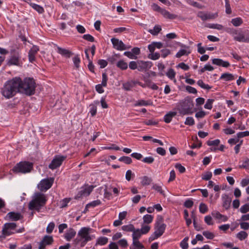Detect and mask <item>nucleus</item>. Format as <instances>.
Returning a JSON list of instances; mask_svg holds the SVG:
<instances>
[{"mask_svg": "<svg viewBox=\"0 0 249 249\" xmlns=\"http://www.w3.org/2000/svg\"><path fill=\"white\" fill-rule=\"evenodd\" d=\"M20 82L19 77H15L7 81L1 89L2 95L7 99H10L14 96L17 93L19 92Z\"/></svg>", "mask_w": 249, "mask_h": 249, "instance_id": "1", "label": "nucleus"}, {"mask_svg": "<svg viewBox=\"0 0 249 249\" xmlns=\"http://www.w3.org/2000/svg\"><path fill=\"white\" fill-rule=\"evenodd\" d=\"M47 201L46 196L41 192H36L32 196V199L28 203V208L30 210L39 212L45 206Z\"/></svg>", "mask_w": 249, "mask_h": 249, "instance_id": "2", "label": "nucleus"}, {"mask_svg": "<svg viewBox=\"0 0 249 249\" xmlns=\"http://www.w3.org/2000/svg\"><path fill=\"white\" fill-rule=\"evenodd\" d=\"M92 231L93 230L89 227L81 228L78 232L76 238L74 240L75 244L80 247H84L88 242L94 238V236L90 235Z\"/></svg>", "mask_w": 249, "mask_h": 249, "instance_id": "3", "label": "nucleus"}, {"mask_svg": "<svg viewBox=\"0 0 249 249\" xmlns=\"http://www.w3.org/2000/svg\"><path fill=\"white\" fill-rule=\"evenodd\" d=\"M20 82L19 92H21L28 95H31L34 93L35 83L33 79L25 78L22 81L21 78H20Z\"/></svg>", "mask_w": 249, "mask_h": 249, "instance_id": "4", "label": "nucleus"}, {"mask_svg": "<svg viewBox=\"0 0 249 249\" xmlns=\"http://www.w3.org/2000/svg\"><path fill=\"white\" fill-rule=\"evenodd\" d=\"M193 104L189 99H185L178 103L177 105V109L181 116L192 114L193 113L192 107Z\"/></svg>", "mask_w": 249, "mask_h": 249, "instance_id": "5", "label": "nucleus"}, {"mask_svg": "<svg viewBox=\"0 0 249 249\" xmlns=\"http://www.w3.org/2000/svg\"><path fill=\"white\" fill-rule=\"evenodd\" d=\"M33 167V164L28 161H21L17 163L13 169L16 173H27L30 172Z\"/></svg>", "mask_w": 249, "mask_h": 249, "instance_id": "6", "label": "nucleus"}, {"mask_svg": "<svg viewBox=\"0 0 249 249\" xmlns=\"http://www.w3.org/2000/svg\"><path fill=\"white\" fill-rule=\"evenodd\" d=\"M166 225L163 223L162 219L161 218L160 220L157 221L155 225V231L150 237L151 240H154L160 236L164 232Z\"/></svg>", "mask_w": 249, "mask_h": 249, "instance_id": "7", "label": "nucleus"}, {"mask_svg": "<svg viewBox=\"0 0 249 249\" xmlns=\"http://www.w3.org/2000/svg\"><path fill=\"white\" fill-rule=\"evenodd\" d=\"M17 227L15 223H5L2 230V235H0V238H5L6 236L10 235L14 233L12 230H14Z\"/></svg>", "mask_w": 249, "mask_h": 249, "instance_id": "8", "label": "nucleus"}, {"mask_svg": "<svg viewBox=\"0 0 249 249\" xmlns=\"http://www.w3.org/2000/svg\"><path fill=\"white\" fill-rule=\"evenodd\" d=\"M53 182V178H47L40 181L37 185L38 189L41 192H46L50 189Z\"/></svg>", "mask_w": 249, "mask_h": 249, "instance_id": "9", "label": "nucleus"}, {"mask_svg": "<svg viewBox=\"0 0 249 249\" xmlns=\"http://www.w3.org/2000/svg\"><path fill=\"white\" fill-rule=\"evenodd\" d=\"M233 37L235 40L238 42H249V35L244 33L241 30H237Z\"/></svg>", "mask_w": 249, "mask_h": 249, "instance_id": "10", "label": "nucleus"}, {"mask_svg": "<svg viewBox=\"0 0 249 249\" xmlns=\"http://www.w3.org/2000/svg\"><path fill=\"white\" fill-rule=\"evenodd\" d=\"M95 187L93 185H85L81 188V190L79 191L77 196L84 197L87 196L89 195Z\"/></svg>", "mask_w": 249, "mask_h": 249, "instance_id": "11", "label": "nucleus"}, {"mask_svg": "<svg viewBox=\"0 0 249 249\" xmlns=\"http://www.w3.org/2000/svg\"><path fill=\"white\" fill-rule=\"evenodd\" d=\"M218 16V13H212L200 11L197 14V17L200 18L203 21L214 19L217 18Z\"/></svg>", "mask_w": 249, "mask_h": 249, "instance_id": "12", "label": "nucleus"}, {"mask_svg": "<svg viewBox=\"0 0 249 249\" xmlns=\"http://www.w3.org/2000/svg\"><path fill=\"white\" fill-rule=\"evenodd\" d=\"M138 71H146L152 66V63L150 61L138 60Z\"/></svg>", "mask_w": 249, "mask_h": 249, "instance_id": "13", "label": "nucleus"}, {"mask_svg": "<svg viewBox=\"0 0 249 249\" xmlns=\"http://www.w3.org/2000/svg\"><path fill=\"white\" fill-rule=\"evenodd\" d=\"M111 41L112 43L113 48L118 51H124L127 49L125 45L123 42V41L118 38H112L111 39Z\"/></svg>", "mask_w": 249, "mask_h": 249, "instance_id": "14", "label": "nucleus"}, {"mask_svg": "<svg viewBox=\"0 0 249 249\" xmlns=\"http://www.w3.org/2000/svg\"><path fill=\"white\" fill-rule=\"evenodd\" d=\"M62 163V156H55L49 165V168L53 170L59 167Z\"/></svg>", "mask_w": 249, "mask_h": 249, "instance_id": "15", "label": "nucleus"}, {"mask_svg": "<svg viewBox=\"0 0 249 249\" xmlns=\"http://www.w3.org/2000/svg\"><path fill=\"white\" fill-rule=\"evenodd\" d=\"M53 242L52 236L45 235L41 242H39L38 249H45L47 245H51Z\"/></svg>", "mask_w": 249, "mask_h": 249, "instance_id": "16", "label": "nucleus"}, {"mask_svg": "<svg viewBox=\"0 0 249 249\" xmlns=\"http://www.w3.org/2000/svg\"><path fill=\"white\" fill-rule=\"evenodd\" d=\"M182 49L179 50L178 52L176 53V57L177 58H180L183 55H188L191 53L189 50V47L183 44L180 45Z\"/></svg>", "mask_w": 249, "mask_h": 249, "instance_id": "17", "label": "nucleus"}, {"mask_svg": "<svg viewBox=\"0 0 249 249\" xmlns=\"http://www.w3.org/2000/svg\"><path fill=\"white\" fill-rule=\"evenodd\" d=\"M39 51L38 46L34 45L29 50L28 53L29 61L33 62L36 59V55Z\"/></svg>", "mask_w": 249, "mask_h": 249, "instance_id": "18", "label": "nucleus"}, {"mask_svg": "<svg viewBox=\"0 0 249 249\" xmlns=\"http://www.w3.org/2000/svg\"><path fill=\"white\" fill-rule=\"evenodd\" d=\"M76 234V231L74 229L70 228L65 231L64 237L67 241H70L75 237Z\"/></svg>", "mask_w": 249, "mask_h": 249, "instance_id": "19", "label": "nucleus"}, {"mask_svg": "<svg viewBox=\"0 0 249 249\" xmlns=\"http://www.w3.org/2000/svg\"><path fill=\"white\" fill-rule=\"evenodd\" d=\"M19 54L18 53H15L13 55H12L7 62V65L8 66L11 65H19Z\"/></svg>", "mask_w": 249, "mask_h": 249, "instance_id": "20", "label": "nucleus"}, {"mask_svg": "<svg viewBox=\"0 0 249 249\" xmlns=\"http://www.w3.org/2000/svg\"><path fill=\"white\" fill-rule=\"evenodd\" d=\"M22 218L21 214L19 213H15L13 212L8 213L4 219L5 220H10L12 221H17Z\"/></svg>", "mask_w": 249, "mask_h": 249, "instance_id": "21", "label": "nucleus"}, {"mask_svg": "<svg viewBox=\"0 0 249 249\" xmlns=\"http://www.w3.org/2000/svg\"><path fill=\"white\" fill-rule=\"evenodd\" d=\"M222 205L226 210L228 209L231 206V198L228 195L224 194L222 196Z\"/></svg>", "mask_w": 249, "mask_h": 249, "instance_id": "22", "label": "nucleus"}, {"mask_svg": "<svg viewBox=\"0 0 249 249\" xmlns=\"http://www.w3.org/2000/svg\"><path fill=\"white\" fill-rule=\"evenodd\" d=\"M212 63L218 66L227 68L230 66L228 61H224L220 58H213L212 59Z\"/></svg>", "mask_w": 249, "mask_h": 249, "instance_id": "23", "label": "nucleus"}, {"mask_svg": "<svg viewBox=\"0 0 249 249\" xmlns=\"http://www.w3.org/2000/svg\"><path fill=\"white\" fill-rule=\"evenodd\" d=\"M236 78V76L230 73H224L221 74L220 77V79L225 81H231L233 80Z\"/></svg>", "mask_w": 249, "mask_h": 249, "instance_id": "24", "label": "nucleus"}, {"mask_svg": "<svg viewBox=\"0 0 249 249\" xmlns=\"http://www.w3.org/2000/svg\"><path fill=\"white\" fill-rule=\"evenodd\" d=\"M160 14L166 19H173L177 18V16L176 15L171 14L164 9H163V10H161Z\"/></svg>", "mask_w": 249, "mask_h": 249, "instance_id": "25", "label": "nucleus"}, {"mask_svg": "<svg viewBox=\"0 0 249 249\" xmlns=\"http://www.w3.org/2000/svg\"><path fill=\"white\" fill-rule=\"evenodd\" d=\"M142 234L139 229H135L132 234L133 242H140L139 239Z\"/></svg>", "mask_w": 249, "mask_h": 249, "instance_id": "26", "label": "nucleus"}, {"mask_svg": "<svg viewBox=\"0 0 249 249\" xmlns=\"http://www.w3.org/2000/svg\"><path fill=\"white\" fill-rule=\"evenodd\" d=\"M212 214L215 218L220 220L223 222L227 221L228 219L227 216L221 214L218 212H213L212 213Z\"/></svg>", "mask_w": 249, "mask_h": 249, "instance_id": "27", "label": "nucleus"}, {"mask_svg": "<svg viewBox=\"0 0 249 249\" xmlns=\"http://www.w3.org/2000/svg\"><path fill=\"white\" fill-rule=\"evenodd\" d=\"M177 115L175 111H170L164 116V121L166 123H169L171 122L173 118Z\"/></svg>", "mask_w": 249, "mask_h": 249, "instance_id": "28", "label": "nucleus"}, {"mask_svg": "<svg viewBox=\"0 0 249 249\" xmlns=\"http://www.w3.org/2000/svg\"><path fill=\"white\" fill-rule=\"evenodd\" d=\"M152 104V102L150 100H140L136 102L135 106H147Z\"/></svg>", "mask_w": 249, "mask_h": 249, "instance_id": "29", "label": "nucleus"}, {"mask_svg": "<svg viewBox=\"0 0 249 249\" xmlns=\"http://www.w3.org/2000/svg\"><path fill=\"white\" fill-rule=\"evenodd\" d=\"M29 4L34 9H35L39 14H42L44 11L43 8L39 5L32 2H30Z\"/></svg>", "mask_w": 249, "mask_h": 249, "instance_id": "30", "label": "nucleus"}, {"mask_svg": "<svg viewBox=\"0 0 249 249\" xmlns=\"http://www.w3.org/2000/svg\"><path fill=\"white\" fill-rule=\"evenodd\" d=\"M101 204V201L99 200H96L93 201L89 203H88L85 208V211H87L88 209L90 207H95L98 205H99Z\"/></svg>", "mask_w": 249, "mask_h": 249, "instance_id": "31", "label": "nucleus"}, {"mask_svg": "<svg viewBox=\"0 0 249 249\" xmlns=\"http://www.w3.org/2000/svg\"><path fill=\"white\" fill-rule=\"evenodd\" d=\"M154 217L152 215L146 214L143 216V224L149 225L153 220Z\"/></svg>", "mask_w": 249, "mask_h": 249, "instance_id": "32", "label": "nucleus"}, {"mask_svg": "<svg viewBox=\"0 0 249 249\" xmlns=\"http://www.w3.org/2000/svg\"><path fill=\"white\" fill-rule=\"evenodd\" d=\"M161 30L160 26L156 25L154 26L153 29L149 30L148 32L154 36L157 35Z\"/></svg>", "mask_w": 249, "mask_h": 249, "instance_id": "33", "label": "nucleus"}, {"mask_svg": "<svg viewBox=\"0 0 249 249\" xmlns=\"http://www.w3.org/2000/svg\"><path fill=\"white\" fill-rule=\"evenodd\" d=\"M144 246L140 242H132L130 249H143Z\"/></svg>", "mask_w": 249, "mask_h": 249, "instance_id": "34", "label": "nucleus"}, {"mask_svg": "<svg viewBox=\"0 0 249 249\" xmlns=\"http://www.w3.org/2000/svg\"><path fill=\"white\" fill-rule=\"evenodd\" d=\"M116 66L117 67L122 70H125L128 68V65L127 63L122 60L119 61L117 62Z\"/></svg>", "mask_w": 249, "mask_h": 249, "instance_id": "35", "label": "nucleus"}, {"mask_svg": "<svg viewBox=\"0 0 249 249\" xmlns=\"http://www.w3.org/2000/svg\"><path fill=\"white\" fill-rule=\"evenodd\" d=\"M135 227L132 224H128L126 225H124L122 227V230L124 231L127 232H133L134 230H135Z\"/></svg>", "mask_w": 249, "mask_h": 249, "instance_id": "36", "label": "nucleus"}, {"mask_svg": "<svg viewBox=\"0 0 249 249\" xmlns=\"http://www.w3.org/2000/svg\"><path fill=\"white\" fill-rule=\"evenodd\" d=\"M108 242V238L106 237H100L97 240L96 245L103 246L106 245Z\"/></svg>", "mask_w": 249, "mask_h": 249, "instance_id": "37", "label": "nucleus"}, {"mask_svg": "<svg viewBox=\"0 0 249 249\" xmlns=\"http://www.w3.org/2000/svg\"><path fill=\"white\" fill-rule=\"evenodd\" d=\"M144 224L143 223L140 230L143 234H145L149 231L151 227L148 224Z\"/></svg>", "mask_w": 249, "mask_h": 249, "instance_id": "38", "label": "nucleus"}, {"mask_svg": "<svg viewBox=\"0 0 249 249\" xmlns=\"http://www.w3.org/2000/svg\"><path fill=\"white\" fill-rule=\"evenodd\" d=\"M248 233L245 231H241L237 233L236 237L240 240L245 239L248 236Z\"/></svg>", "mask_w": 249, "mask_h": 249, "instance_id": "39", "label": "nucleus"}, {"mask_svg": "<svg viewBox=\"0 0 249 249\" xmlns=\"http://www.w3.org/2000/svg\"><path fill=\"white\" fill-rule=\"evenodd\" d=\"M231 22L233 26L237 27L241 25L242 24L243 20L240 18H236L232 19Z\"/></svg>", "mask_w": 249, "mask_h": 249, "instance_id": "40", "label": "nucleus"}, {"mask_svg": "<svg viewBox=\"0 0 249 249\" xmlns=\"http://www.w3.org/2000/svg\"><path fill=\"white\" fill-rule=\"evenodd\" d=\"M120 161L123 162L126 164H129L132 163V160L130 157L127 156H123L119 159Z\"/></svg>", "mask_w": 249, "mask_h": 249, "instance_id": "41", "label": "nucleus"}, {"mask_svg": "<svg viewBox=\"0 0 249 249\" xmlns=\"http://www.w3.org/2000/svg\"><path fill=\"white\" fill-rule=\"evenodd\" d=\"M152 179L147 176H144L142 178L141 183L142 185H149L152 182Z\"/></svg>", "mask_w": 249, "mask_h": 249, "instance_id": "42", "label": "nucleus"}, {"mask_svg": "<svg viewBox=\"0 0 249 249\" xmlns=\"http://www.w3.org/2000/svg\"><path fill=\"white\" fill-rule=\"evenodd\" d=\"M212 177V173L207 171L202 175V179L205 180H209Z\"/></svg>", "mask_w": 249, "mask_h": 249, "instance_id": "43", "label": "nucleus"}, {"mask_svg": "<svg viewBox=\"0 0 249 249\" xmlns=\"http://www.w3.org/2000/svg\"><path fill=\"white\" fill-rule=\"evenodd\" d=\"M152 189L160 193L163 196H165L163 190L162 189V187L158 184H155L152 186Z\"/></svg>", "mask_w": 249, "mask_h": 249, "instance_id": "44", "label": "nucleus"}, {"mask_svg": "<svg viewBox=\"0 0 249 249\" xmlns=\"http://www.w3.org/2000/svg\"><path fill=\"white\" fill-rule=\"evenodd\" d=\"M197 84L202 89H211V87L208 84H205L202 80H199L197 82Z\"/></svg>", "mask_w": 249, "mask_h": 249, "instance_id": "45", "label": "nucleus"}, {"mask_svg": "<svg viewBox=\"0 0 249 249\" xmlns=\"http://www.w3.org/2000/svg\"><path fill=\"white\" fill-rule=\"evenodd\" d=\"M240 212L242 213H246L249 212V203L242 205L240 208Z\"/></svg>", "mask_w": 249, "mask_h": 249, "instance_id": "46", "label": "nucleus"}, {"mask_svg": "<svg viewBox=\"0 0 249 249\" xmlns=\"http://www.w3.org/2000/svg\"><path fill=\"white\" fill-rule=\"evenodd\" d=\"M203 235L207 239H213L214 237V234L210 231H205L202 232Z\"/></svg>", "mask_w": 249, "mask_h": 249, "instance_id": "47", "label": "nucleus"}, {"mask_svg": "<svg viewBox=\"0 0 249 249\" xmlns=\"http://www.w3.org/2000/svg\"><path fill=\"white\" fill-rule=\"evenodd\" d=\"M214 102L213 99H209L207 100L206 104L204 105V107L206 109H211L213 107V104Z\"/></svg>", "mask_w": 249, "mask_h": 249, "instance_id": "48", "label": "nucleus"}, {"mask_svg": "<svg viewBox=\"0 0 249 249\" xmlns=\"http://www.w3.org/2000/svg\"><path fill=\"white\" fill-rule=\"evenodd\" d=\"M135 175L132 173V171L128 170L126 171L125 174V178L127 181H130L131 179L133 178Z\"/></svg>", "mask_w": 249, "mask_h": 249, "instance_id": "49", "label": "nucleus"}, {"mask_svg": "<svg viewBox=\"0 0 249 249\" xmlns=\"http://www.w3.org/2000/svg\"><path fill=\"white\" fill-rule=\"evenodd\" d=\"M166 75L168 76V77L169 78H170V79L172 80L175 77L176 72H175V71L173 69H170L167 72Z\"/></svg>", "mask_w": 249, "mask_h": 249, "instance_id": "50", "label": "nucleus"}, {"mask_svg": "<svg viewBox=\"0 0 249 249\" xmlns=\"http://www.w3.org/2000/svg\"><path fill=\"white\" fill-rule=\"evenodd\" d=\"M73 62L74 67L76 69H78L80 67V59L78 56H75L73 58Z\"/></svg>", "mask_w": 249, "mask_h": 249, "instance_id": "51", "label": "nucleus"}, {"mask_svg": "<svg viewBox=\"0 0 249 249\" xmlns=\"http://www.w3.org/2000/svg\"><path fill=\"white\" fill-rule=\"evenodd\" d=\"M188 237H185L180 244V247L182 249H187L188 248V244L187 241L188 240Z\"/></svg>", "mask_w": 249, "mask_h": 249, "instance_id": "52", "label": "nucleus"}, {"mask_svg": "<svg viewBox=\"0 0 249 249\" xmlns=\"http://www.w3.org/2000/svg\"><path fill=\"white\" fill-rule=\"evenodd\" d=\"M199 209L200 212L202 213H206L208 210L207 205L203 203H201L200 204Z\"/></svg>", "mask_w": 249, "mask_h": 249, "instance_id": "53", "label": "nucleus"}, {"mask_svg": "<svg viewBox=\"0 0 249 249\" xmlns=\"http://www.w3.org/2000/svg\"><path fill=\"white\" fill-rule=\"evenodd\" d=\"M148 57L150 59L156 60H158L160 57V54L158 53H153L149 54Z\"/></svg>", "mask_w": 249, "mask_h": 249, "instance_id": "54", "label": "nucleus"}, {"mask_svg": "<svg viewBox=\"0 0 249 249\" xmlns=\"http://www.w3.org/2000/svg\"><path fill=\"white\" fill-rule=\"evenodd\" d=\"M185 124L188 125H193L195 124V121L193 117H188L184 122Z\"/></svg>", "mask_w": 249, "mask_h": 249, "instance_id": "55", "label": "nucleus"}, {"mask_svg": "<svg viewBox=\"0 0 249 249\" xmlns=\"http://www.w3.org/2000/svg\"><path fill=\"white\" fill-rule=\"evenodd\" d=\"M209 27L211 29H217L218 30H221L224 29L223 26L219 24H211L209 26Z\"/></svg>", "mask_w": 249, "mask_h": 249, "instance_id": "56", "label": "nucleus"}, {"mask_svg": "<svg viewBox=\"0 0 249 249\" xmlns=\"http://www.w3.org/2000/svg\"><path fill=\"white\" fill-rule=\"evenodd\" d=\"M108 80L107 75L106 73H102V80L101 84L103 85L104 87H106L107 86V82Z\"/></svg>", "mask_w": 249, "mask_h": 249, "instance_id": "57", "label": "nucleus"}, {"mask_svg": "<svg viewBox=\"0 0 249 249\" xmlns=\"http://www.w3.org/2000/svg\"><path fill=\"white\" fill-rule=\"evenodd\" d=\"M138 61H130L129 63V68L132 70L138 69Z\"/></svg>", "mask_w": 249, "mask_h": 249, "instance_id": "58", "label": "nucleus"}, {"mask_svg": "<svg viewBox=\"0 0 249 249\" xmlns=\"http://www.w3.org/2000/svg\"><path fill=\"white\" fill-rule=\"evenodd\" d=\"M118 243L121 247L124 248H125L128 246V243L125 239H122L120 240Z\"/></svg>", "mask_w": 249, "mask_h": 249, "instance_id": "59", "label": "nucleus"}, {"mask_svg": "<svg viewBox=\"0 0 249 249\" xmlns=\"http://www.w3.org/2000/svg\"><path fill=\"white\" fill-rule=\"evenodd\" d=\"M207 115V113L203 110L199 111L195 114V117L197 118H203Z\"/></svg>", "mask_w": 249, "mask_h": 249, "instance_id": "60", "label": "nucleus"}, {"mask_svg": "<svg viewBox=\"0 0 249 249\" xmlns=\"http://www.w3.org/2000/svg\"><path fill=\"white\" fill-rule=\"evenodd\" d=\"M73 53L71 50L63 49V56L70 58L73 55Z\"/></svg>", "mask_w": 249, "mask_h": 249, "instance_id": "61", "label": "nucleus"}, {"mask_svg": "<svg viewBox=\"0 0 249 249\" xmlns=\"http://www.w3.org/2000/svg\"><path fill=\"white\" fill-rule=\"evenodd\" d=\"M204 221L208 225H213V219L210 215H207L204 217Z\"/></svg>", "mask_w": 249, "mask_h": 249, "instance_id": "62", "label": "nucleus"}, {"mask_svg": "<svg viewBox=\"0 0 249 249\" xmlns=\"http://www.w3.org/2000/svg\"><path fill=\"white\" fill-rule=\"evenodd\" d=\"M185 89L186 91H187L188 92L190 93L196 94L197 93L196 89L195 88L192 87L191 86H187L185 87Z\"/></svg>", "mask_w": 249, "mask_h": 249, "instance_id": "63", "label": "nucleus"}, {"mask_svg": "<svg viewBox=\"0 0 249 249\" xmlns=\"http://www.w3.org/2000/svg\"><path fill=\"white\" fill-rule=\"evenodd\" d=\"M241 168L249 169V159H246L243 161L242 165L240 166Z\"/></svg>", "mask_w": 249, "mask_h": 249, "instance_id": "64", "label": "nucleus"}]
</instances>
